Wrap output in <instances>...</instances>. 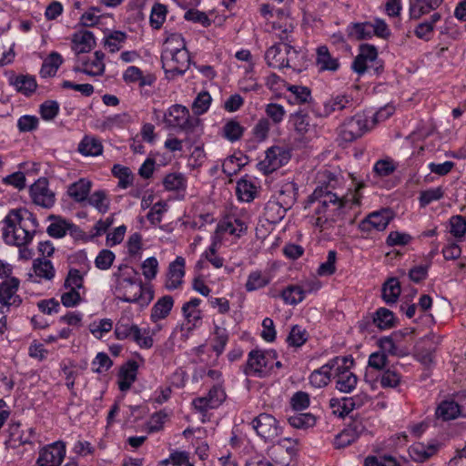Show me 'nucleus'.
I'll list each match as a JSON object with an SVG mask.
<instances>
[{
    "label": "nucleus",
    "instance_id": "nucleus-1",
    "mask_svg": "<svg viewBox=\"0 0 466 466\" xmlns=\"http://www.w3.org/2000/svg\"><path fill=\"white\" fill-rule=\"evenodd\" d=\"M360 187L350 191L343 197L317 187L311 195V201L317 202L312 217L313 225L320 230L328 229L354 206L360 204Z\"/></svg>",
    "mask_w": 466,
    "mask_h": 466
},
{
    "label": "nucleus",
    "instance_id": "nucleus-2",
    "mask_svg": "<svg viewBox=\"0 0 466 466\" xmlns=\"http://www.w3.org/2000/svg\"><path fill=\"white\" fill-rule=\"evenodd\" d=\"M110 289L122 301L147 306L154 297V291L137 278L136 269L127 265H119L110 278Z\"/></svg>",
    "mask_w": 466,
    "mask_h": 466
},
{
    "label": "nucleus",
    "instance_id": "nucleus-3",
    "mask_svg": "<svg viewBox=\"0 0 466 466\" xmlns=\"http://www.w3.org/2000/svg\"><path fill=\"white\" fill-rule=\"evenodd\" d=\"M4 224L5 242L17 247L29 244L38 227L35 215L25 208L11 209L5 217Z\"/></svg>",
    "mask_w": 466,
    "mask_h": 466
},
{
    "label": "nucleus",
    "instance_id": "nucleus-4",
    "mask_svg": "<svg viewBox=\"0 0 466 466\" xmlns=\"http://www.w3.org/2000/svg\"><path fill=\"white\" fill-rule=\"evenodd\" d=\"M161 62L168 79L182 76L187 70L190 58L185 39L180 34H167L162 46Z\"/></svg>",
    "mask_w": 466,
    "mask_h": 466
},
{
    "label": "nucleus",
    "instance_id": "nucleus-5",
    "mask_svg": "<svg viewBox=\"0 0 466 466\" xmlns=\"http://www.w3.org/2000/svg\"><path fill=\"white\" fill-rule=\"evenodd\" d=\"M248 216L244 209L234 210L218 223L213 238L229 246L238 242L248 231Z\"/></svg>",
    "mask_w": 466,
    "mask_h": 466
},
{
    "label": "nucleus",
    "instance_id": "nucleus-6",
    "mask_svg": "<svg viewBox=\"0 0 466 466\" xmlns=\"http://www.w3.org/2000/svg\"><path fill=\"white\" fill-rule=\"evenodd\" d=\"M84 275L76 268L68 271L60 289V301L66 308H76L85 301Z\"/></svg>",
    "mask_w": 466,
    "mask_h": 466
},
{
    "label": "nucleus",
    "instance_id": "nucleus-7",
    "mask_svg": "<svg viewBox=\"0 0 466 466\" xmlns=\"http://www.w3.org/2000/svg\"><path fill=\"white\" fill-rule=\"evenodd\" d=\"M280 366L273 350H252L248 354L246 374L248 376L265 377L274 368Z\"/></svg>",
    "mask_w": 466,
    "mask_h": 466
},
{
    "label": "nucleus",
    "instance_id": "nucleus-8",
    "mask_svg": "<svg viewBox=\"0 0 466 466\" xmlns=\"http://www.w3.org/2000/svg\"><path fill=\"white\" fill-rule=\"evenodd\" d=\"M291 134L296 141L309 143L319 136L317 126L311 124L310 117L302 112L291 114L289 116Z\"/></svg>",
    "mask_w": 466,
    "mask_h": 466
},
{
    "label": "nucleus",
    "instance_id": "nucleus-9",
    "mask_svg": "<svg viewBox=\"0 0 466 466\" xmlns=\"http://www.w3.org/2000/svg\"><path fill=\"white\" fill-rule=\"evenodd\" d=\"M369 116L359 113L346 119L339 127V137L345 142H351L372 128Z\"/></svg>",
    "mask_w": 466,
    "mask_h": 466
},
{
    "label": "nucleus",
    "instance_id": "nucleus-10",
    "mask_svg": "<svg viewBox=\"0 0 466 466\" xmlns=\"http://www.w3.org/2000/svg\"><path fill=\"white\" fill-rule=\"evenodd\" d=\"M164 123L174 128L183 130L193 129L199 124V120L191 116L188 109L181 105H173L163 115Z\"/></svg>",
    "mask_w": 466,
    "mask_h": 466
},
{
    "label": "nucleus",
    "instance_id": "nucleus-11",
    "mask_svg": "<svg viewBox=\"0 0 466 466\" xmlns=\"http://www.w3.org/2000/svg\"><path fill=\"white\" fill-rule=\"evenodd\" d=\"M290 158L289 152L281 147L274 146L265 152V157L258 164V169L263 174H270L286 165Z\"/></svg>",
    "mask_w": 466,
    "mask_h": 466
},
{
    "label": "nucleus",
    "instance_id": "nucleus-12",
    "mask_svg": "<svg viewBox=\"0 0 466 466\" xmlns=\"http://www.w3.org/2000/svg\"><path fill=\"white\" fill-rule=\"evenodd\" d=\"M257 434L265 441H273L281 433L278 420L270 414L260 413L251 421Z\"/></svg>",
    "mask_w": 466,
    "mask_h": 466
},
{
    "label": "nucleus",
    "instance_id": "nucleus-13",
    "mask_svg": "<svg viewBox=\"0 0 466 466\" xmlns=\"http://www.w3.org/2000/svg\"><path fill=\"white\" fill-rule=\"evenodd\" d=\"M226 394L219 386H214L209 391L201 397L195 398L192 400L194 409L202 415V421H205L206 413L218 408L225 400Z\"/></svg>",
    "mask_w": 466,
    "mask_h": 466
},
{
    "label": "nucleus",
    "instance_id": "nucleus-14",
    "mask_svg": "<svg viewBox=\"0 0 466 466\" xmlns=\"http://www.w3.org/2000/svg\"><path fill=\"white\" fill-rule=\"evenodd\" d=\"M66 454V443L62 441L47 444L39 451L38 466H60Z\"/></svg>",
    "mask_w": 466,
    "mask_h": 466
},
{
    "label": "nucleus",
    "instance_id": "nucleus-15",
    "mask_svg": "<svg viewBox=\"0 0 466 466\" xmlns=\"http://www.w3.org/2000/svg\"><path fill=\"white\" fill-rule=\"evenodd\" d=\"M337 359H343L346 362L335 370L336 388L341 392L349 393L356 388L358 382L357 376L350 370L353 360L350 356H338Z\"/></svg>",
    "mask_w": 466,
    "mask_h": 466
},
{
    "label": "nucleus",
    "instance_id": "nucleus-16",
    "mask_svg": "<svg viewBox=\"0 0 466 466\" xmlns=\"http://www.w3.org/2000/svg\"><path fill=\"white\" fill-rule=\"evenodd\" d=\"M268 25H270L272 33L281 41H288L295 28V21L286 9H277Z\"/></svg>",
    "mask_w": 466,
    "mask_h": 466
},
{
    "label": "nucleus",
    "instance_id": "nucleus-17",
    "mask_svg": "<svg viewBox=\"0 0 466 466\" xmlns=\"http://www.w3.org/2000/svg\"><path fill=\"white\" fill-rule=\"evenodd\" d=\"M186 275V259L177 256L167 268L164 278V287L169 291L179 289L184 284Z\"/></svg>",
    "mask_w": 466,
    "mask_h": 466
},
{
    "label": "nucleus",
    "instance_id": "nucleus-18",
    "mask_svg": "<svg viewBox=\"0 0 466 466\" xmlns=\"http://www.w3.org/2000/svg\"><path fill=\"white\" fill-rule=\"evenodd\" d=\"M29 195L34 204L44 208H51L56 203V195L45 177L38 178L30 186Z\"/></svg>",
    "mask_w": 466,
    "mask_h": 466
},
{
    "label": "nucleus",
    "instance_id": "nucleus-19",
    "mask_svg": "<svg viewBox=\"0 0 466 466\" xmlns=\"http://www.w3.org/2000/svg\"><path fill=\"white\" fill-rule=\"evenodd\" d=\"M105 54L101 51H96L91 56L79 58L74 71L89 76H100L105 73Z\"/></svg>",
    "mask_w": 466,
    "mask_h": 466
},
{
    "label": "nucleus",
    "instance_id": "nucleus-20",
    "mask_svg": "<svg viewBox=\"0 0 466 466\" xmlns=\"http://www.w3.org/2000/svg\"><path fill=\"white\" fill-rule=\"evenodd\" d=\"M345 360L337 359V357L329 360L319 369L315 370L309 376L310 384L315 388H322L329 384L331 378H334L335 370L344 365Z\"/></svg>",
    "mask_w": 466,
    "mask_h": 466
},
{
    "label": "nucleus",
    "instance_id": "nucleus-21",
    "mask_svg": "<svg viewBox=\"0 0 466 466\" xmlns=\"http://www.w3.org/2000/svg\"><path fill=\"white\" fill-rule=\"evenodd\" d=\"M378 57V50L374 46L365 44L360 47V52L355 57L351 68L359 75L364 74Z\"/></svg>",
    "mask_w": 466,
    "mask_h": 466
},
{
    "label": "nucleus",
    "instance_id": "nucleus-22",
    "mask_svg": "<svg viewBox=\"0 0 466 466\" xmlns=\"http://www.w3.org/2000/svg\"><path fill=\"white\" fill-rule=\"evenodd\" d=\"M56 276V269L50 260L36 258L33 262L32 268L28 273V279L35 283L50 281Z\"/></svg>",
    "mask_w": 466,
    "mask_h": 466
},
{
    "label": "nucleus",
    "instance_id": "nucleus-23",
    "mask_svg": "<svg viewBox=\"0 0 466 466\" xmlns=\"http://www.w3.org/2000/svg\"><path fill=\"white\" fill-rule=\"evenodd\" d=\"M393 217V212L389 208L373 211L361 222V228L364 230L382 231L388 227Z\"/></svg>",
    "mask_w": 466,
    "mask_h": 466
},
{
    "label": "nucleus",
    "instance_id": "nucleus-24",
    "mask_svg": "<svg viewBox=\"0 0 466 466\" xmlns=\"http://www.w3.org/2000/svg\"><path fill=\"white\" fill-rule=\"evenodd\" d=\"M260 189V181L251 176H244L237 182L236 192L238 199L242 202H251Z\"/></svg>",
    "mask_w": 466,
    "mask_h": 466
},
{
    "label": "nucleus",
    "instance_id": "nucleus-25",
    "mask_svg": "<svg viewBox=\"0 0 466 466\" xmlns=\"http://www.w3.org/2000/svg\"><path fill=\"white\" fill-rule=\"evenodd\" d=\"M19 280L16 278H10L0 284V304L5 307L19 306L21 299L17 295Z\"/></svg>",
    "mask_w": 466,
    "mask_h": 466
},
{
    "label": "nucleus",
    "instance_id": "nucleus-26",
    "mask_svg": "<svg viewBox=\"0 0 466 466\" xmlns=\"http://www.w3.org/2000/svg\"><path fill=\"white\" fill-rule=\"evenodd\" d=\"M93 182L88 177H80L66 187V196L76 203H85L90 194Z\"/></svg>",
    "mask_w": 466,
    "mask_h": 466
},
{
    "label": "nucleus",
    "instance_id": "nucleus-27",
    "mask_svg": "<svg viewBox=\"0 0 466 466\" xmlns=\"http://www.w3.org/2000/svg\"><path fill=\"white\" fill-rule=\"evenodd\" d=\"M202 300L198 298H192L182 307L183 317L188 329L199 327L202 323V311L200 309Z\"/></svg>",
    "mask_w": 466,
    "mask_h": 466
},
{
    "label": "nucleus",
    "instance_id": "nucleus-28",
    "mask_svg": "<svg viewBox=\"0 0 466 466\" xmlns=\"http://www.w3.org/2000/svg\"><path fill=\"white\" fill-rule=\"evenodd\" d=\"M364 430L365 428L360 420H354L335 437V447L340 449L350 445L359 439Z\"/></svg>",
    "mask_w": 466,
    "mask_h": 466
},
{
    "label": "nucleus",
    "instance_id": "nucleus-29",
    "mask_svg": "<svg viewBox=\"0 0 466 466\" xmlns=\"http://www.w3.org/2000/svg\"><path fill=\"white\" fill-rule=\"evenodd\" d=\"M440 450V443L435 440L428 442H415L409 448L410 458L419 462H422L435 455Z\"/></svg>",
    "mask_w": 466,
    "mask_h": 466
},
{
    "label": "nucleus",
    "instance_id": "nucleus-30",
    "mask_svg": "<svg viewBox=\"0 0 466 466\" xmlns=\"http://www.w3.org/2000/svg\"><path fill=\"white\" fill-rule=\"evenodd\" d=\"M272 275L267 269H252L247 276L245 289L247 292H254L266 288L272 281Z\"/></svg>",
    "mask_w": 466,
    "mask_h": 466
},
{
    "label": "nucleus",
    "instance_id": "nucleus-31",
    "mask_svg": "<svg viewBox=\"0 0 466 466\" xmlns=\"http://www.w3.org/2000/svg\"><path fill=\"white\" fill-rule=\"evenodd\" d=\"M96 46V38L92 32L79 30L71 36V48L79 55L90 52Z\"/></svg>",
    "mask_w": 466,
    "mask_h": 466
},
{
    "label": "nucleus",
    "instance_id": "nucleus-32",
    "mask_svg": "<svg viewBox=\"0 0 466 466\" xmlns=\"http://www.w3.org/2000/svg\"><path fill=\"white\" fill-rule=\"evenodd\" d=\"M48 219L51 222L46 228V232L52 238H61L68 232L73 234L77 231V227L66 218L49 216Z\"/></svg>",
    "mask_w": 466,
    "mask_h": 466
},
{
    "label": "nucleus",
    "instance_id": "nucleus-33",
    "mask_svg": "<svg viewBox=\"0 0 466 466\" xmlns=\"http://www.w3.org/2000/svg\"><path fill=\"white\" fill-rule=\"evenodd\" d=\"M174 307V299L169 295L159 298L153 305L150 312V319L157 323L165 319L170 314Z\"/></svg>",
    "mask_w": 466,
    "mask_h": 466
},
{
    "label": "nucleus",
    "instance_id": "nucleus-34",
    "mask_svg": "<svg viewBox=\"0 0 466 466\" xmlns=\"http://www.w3.org/2000/svg\"><path fill=\"white\" fill-rule=\"evenodd\" d=\"M297 190L298 187L294 182H284L280 185L277 195L271 199L284 208H290L296 201Z\"/></svg>",
    "mask_w": 466,
    "mask_h": 466
},
{
    "label": "nucleus",
    "instance_id": "nucleus-35",
    "mask_svg": "<svg viewBox=\"0 0 466 466\" xmlns=\"http://www.w3.org/2000/svg\"><path fill=\"white\" fill-rule=\"evenodd\" d=\"M286 43L273 45L265 53V60L268 66L278 69L284 68L286 60Z\"/></svg>",
    "mask_w": 466,
    "mask_h": 466
},
{
    "label": "nucleus",
    "instance_id": "nucleus-36",
    "mask_svg": "<svg viewBox=\"0 0 466 466\" xmlns=\"http://www.w3.org/2000/svg\"><path fill=\"white\" fill-rule=\"evenodd\" d=\"M137 365L135 361H129L121 367L117 376V384L121 391L130 389L137 379Z\"/></svg>",
    "mask_w": 466,
    "mask_h": 466
},
{
    "label": "nucleus",
    "instance_id": "nucleus-37",
    "mask_svg": "<svg viewBox=\"0 0 466 466\" xmlns=\"http://www.w3.org/2000/svg\"><path fill=\"white\" fill-rule=\"evenodd\" d=\"M285 95V98L289 105H302L308 103L311 99V92L309 87L299 85H289Z\"/></svg>",
    "mask_w": 466,
    "mask_h": 466
},
{
    "label": "nucleus",
    "instance_id": "nucleus-38",
    "mask_svg": "<svg viewBox=\"0 0 466 466\" xmlns=\"http://www.w3.org/2000/svg\"><path fill=\"white\" fill-rule=\"evenodd\" d=\"M442 2L443 0H414L410 5V16L412 19H419L437 9Z\"/></svg>",
    "mask_w": 466,
    "mask_h": 466
},
{
    "label": "nucleus",
    "instance_id": "nucleus-39",
    "mask_svg": "<svg viewBox=\"0 0 466 466\" xmlns=\"http://www.w3.org/2000/svg\"><path fill=\"white\" fill-rule=\"evenodd\" d=\"M78 152L85 157H98L103 153V145L94 136H85L78 144Z\"/></svg>",
    "mask_w": 466,
    "mask_h": 466
},
{
    "label": "nucleus",
    "instance_id": "nucleus-40",
    "mask_svg": "<svg viewBox=\"0 0 466 466\" xmlns=\"http://www.w3.org/2000/svg\"><path fill=\"white\" fill-rule=\"evenodd\" d=\"M110 17L109 14H102L98 6L88 7L80 16V24L86 27H93L104 24V20Z\"/></svg>",
    "mask_w": 466,
    "mask_h": 466
},
{
    "label": "nucleus",
    "instance_id": "nucleus-41",
    "mask_svg": "<svg viewBox=\"0 0 466 466\" xmlns=\"http://www.w3.org/2000/svg\"><path fill=\"white\" fill-rule=\"evenodd\" d=\"M9 83L17 92L25 96H29L34 93L37 86L35 77L25 75L11 76L9 78Z\"/></svg>",
    "mask_w": 466,
    "mask_h": 466
},
{
    "label": "nucleus",
    "instance_id": "nucleus-42",
    "mask_svg": "<svg viewBox=\"0 0 466 466\" xmlns=\"http://www.w3.org/2000/svg\"><path fill=\"white\" fill-rule=\"evenodd\" d=\"M317 66L321 71L335 72L339 67L338 59L331 56L329 49L322 46L317 49Z\"/></svg>",
    "mask_w": 466,
    "mask_h": 466
},
{
    "label": "nucleus",
    "instance_id": "nucleus-43",
    "mask_svg": "<svg viewBox=\"0 0 466 466\" xmlns=\"http://www.w3.org/2000/svg\"><path fill=\"white\" fill-rule=\"evenodd\" d=\"M86 202H87L99 213L105 214L109 210L111 200L108 191L105 189H97L95 190L92 194H89Z\"/></svg>",
    "mask_w": 466,
    "mask_h": 466
},
{
    "label": "nucleus",
    "instance_id": "nucleus-44",
    "mask_svg": "<svg viewBox=\"0 0 466 466\" xmlns=\"http://www.w3.org/2000/svg\"><path fill=\"white\" fill-rule=\"evenodd\" d=\"M435 414L438 419L442 420H450L462 416V410L461 406L453 400H444L439 404L436 409Z\"/></svg>",
    "mask_w": 466,
    "mask_h": 466
},
{
    "label": "nucleus",
    "instance_id": "nucleus-45",
    "mask_svg": "<svg viewBox=\"0 0 466 466\" xmlns=\"http://www.w3.org/2000/svg\"><path fill=\"white\" fill-rule=\"evenodd\" d=\"M114 327V322L109 318H97L88 324L90 334L97 339H103Z\"/></svg>",
    "mask_w": 466,
    "mask_h": 466
},
{
    "label": "nucleus",
    "instance_id": "nucleus-46",
    "mask_svg": "<svg viewBox=\"0 0 466 466\" xmlns=\"http://www.w3.org/2000/svg\"><path fill=\"white\" fill-rule=\"evenodd\" d=\"M247 164V157L241 152L228 156L222 164L223 172L228 176L236 175Z\"/></svg>",
    "mask_w": 466,
    "mask_h": 466
},
{
    "label": "nucleus",
    "instance_id": "nucleus-47",
    "mask_svg": "<svg viewBox=\"0 0 466 466\" xmlns=\"http://www.w3.org/2000/svg\"><path fill=\"white\" fill-rule=\"evenodd\" d=\"M63 57L57 52H52L43 62L40 75L42 77L54 76L60 66L63 64Z\"/></svg>",
    "mask_w": 466,
    "mask_h": 466
},
{
    "label": "nucleus",
    "instance_id": "nucleus-48",
    "mask_svg": "<svg viewBox=\"0 0 466 466\" xmlns=\"http://www.w3.org/2000/svg\"><path fill=\"white\" fill-rule=\"evenodd\" d=\"M224 246L222 243L212 238V242L209 247L202 253L201 258H205L214 268H220L224 265V258L219 256L218 251L221 247Z\"/></svg>",
    "mask_w": 466,
    "mask_h": 466
},
{
    "label": "nucleus",
    "instance_id": "nucleus-49",
    "mask_svg": "<svg viewBox=\"0 0 466 466\" xmlns=\"http://www.w3.org/2000/svg\"><path fill=\"white\" fill-rule=\"evenodd\" d=\"M348 35L356 40L370 39L373 36L371 24L370 22L352 23L347 27Z\"/></svg>",
    "mask_w": 466,
    "mask_h": 466
},
{
    "label": "nucleus",
    "instance_id": "nucleus-50",
    "mask_svg": "<svg viewBox=\"0 0 466 466\" xmlns=\"http://www.w3.org/2000/svg\"><path fill=\"white\" fill-rule=\"evenodd\" d=\"M373 322L380 329H389L395 325V316L386 308H380L375 312Z\"/></svg>",
    "mask_w": 466,
    "mask_h": 466
},
{
    "label": "nucleus",
    "instance_id": "nucleus-51",
    "mask_svg": "<svg viewBox=\"0 0 466 466\" xmlns=\"http://www.w3.org/2000/svg\"><path fill=\"white\" fill-rule=\"evenodd\" d=\"M349 397L332 398L329 400V407L332 413L343 417L354 410V404Z\"/></svg>",
    "mask_w": 466,
    "mask_h": 466
},
{
    "label": "nucleus",
    "instance_id": "nucleus-52",
    "mask_svg": "<svg viewBox=\"0 0 466 466\" xmlns=\"http://www.w3.org/2000/svg\"><path fill=\"white\" fill-rule=\"evenodd\" d=\"M450 233L458 242L466 236V218L461 215L452 216L449 220Z\"/></svg>",
    "mask_w": 466,
    "mask_h": 466
},
{
    "label": "nucleus",
    "instance_id": "nucleus-53",
    "mask_svg": "<svg viewBox=\"0 0 466 466\" xmlns=\"http://www.w3.org/2000/svg\"><path fill=\"white\" fill-rule=\"evenodd\" d=\"M112 174L118 179V187L126 189L133 184L134 175L130 168L120 164H116L112 167Z\"/></svg>",
    "mask_w": 466,
    "mask_h": 466
},
{
    "label": "nucleus",
    "instance_id": "nucleus-54",
    "mask_svg": "<svg viewBox=\"0 0 466 466\" xmlns=\"http://www.w3.org/2000/svg\"><path fill=\"white\" fill-rule=\"evenodd\" d=\"M400 294V286L397 279H390L382 288V299L387 304H393Z\"/></svg>",
    "mask_w": 466,
    "mask_h": 466
},
{
    "label": "nucleus",
    "instance_id": "nucleus-55",
    "mask_svg": "<svg viewBox=\"0 0 466 466\" xmlns=\"http://www.w3.org/2000/svg\"><path fill=\"white\" fill-rule=\"evenodd\" d=\"M379 346L381 350V352H383L385 355L389 354L392 356L403 357L406 356L409 352L407 347L396 346L390 336L380 338L379 340Z\"/></svg>",
    "mask_w": 466,
    "mask_h": 466
},
{
    "label": "nucleus",
    "instance_id": "nucleus-56",
    "mask_svg": "<svg viewBox=\"0 0 466 466\" xmlns=\"http://www.w3.org/2000/svg\"><path fill=\"white\" fill-rule=\"evenodd\" d=\"M289 209V208H284L276 201L269 199L265 207V215L269 222L277 223L285 217Z\"/></svg>",
    "mask_w": 466,
    "mask_h": 466
},
{
    "label": "nucleus",
    "instance_id": "nucleus-57",
    "mask_svg": "<svg viewBox=\"0 0 466 466\" xmlns=\"http://www.w3.org/2000/svg\"><path fill=\"white\" fill-rule=\"evenodd\" d=\"M163 185L167 190L180 191L186 189L187 180L181 173H169L165 177Z\"/></svg>",
    "mask_w": 466,
    "mask_h": 466
},
{
    "label": "nucleus",
    "instance_id": "nucleus-58",
    "mask_svg": "<svg viewBox=\"0 0 466 466\" xmlns=\"http://www.w3.org/2000/svg\"><path fill=\"white\" fill-rule=\"evenodd\" d=\"M223 136L230 142H236L241 138L244 133V127L237 120L231 119L225 123Z\"/></svg>",
    "mask_w": 466,
    "mask_h": 466
},
{
    "label": "nucleus",
    "instance_id": "nucleus-59",
    "mask_svg": "<svg viewBox=\"0 0 466 466\" xmlns=\"http://www.w3.org/2000/svg\"><path fill=\"white\" fill-rule=\"evenodd\" d=\"M308 338L307 330L299 325H295L287 337V343L289 347L299 348L308 340Z\"/></svg>",
    "mask_w": 466,
    "mask_h": 466
},
{
    "label": "nucleus",
    "instance_id": "nucleus-60",
    "mask_svg": "<svg viewBox=\"0 0 466 466\" xmlns=\"http://www.w3.org/2000/svg\"><path fill=\"white\" fill-rule=\"evenodd\" d=\"M142 275L147 281L154 280L159 271V262L154 256L148 257L141 263Z\"/></svg>",
    "mask_w": 466,
    "mask_h": 466
},
{
    "label": "nucleus",
    "instance_id": "nucleus-61",
    "mask_svg": "<svg viewBox=\"0 0 466 466\" xmlns=\"http://www.w3.org/2000/svg\"><path fill=\"white\" fill-rule=\"evenodd\" d=\"M281 298L286 304L296 305L304 299L305 291L299 286H289L282 291Z\"/></svg>",
    "mask_w": 466,
    "mask_h": 466
},
{
    "label": "nucleus",
    "instance_id": "nucleus-62",
    "mask_svg": "<svg viewBox=\"0 0 466 466\" xmlns=\"http://www.w3.org/2000/svg\"><path fill=\"white\" fill-rule=\"evenodd\" d=\"M350 103L348 96L344 95H338L327 99L324 102V116H329L337 110L345 108Z\"/></svg>",
    "mask_w": 466,
    "mask_h": 466
},
{
    "label": "nucleus",
    "instance_id": "nucleus-63",
    "mask_svg": "<svg viewBox=\"0 0 466 466\" xmlns=\"http://www.w3.org/2000/svg\"><path fill=\"white\" fill-rule=\"evenodd\" d=\"M212 97L207 91H201L198 94L192 103V110L195 115H203L210 107Z\"/></svg>",
    "mask_w": 466,
    "mask_h": 466
},
{
    "label": "nucleus",
    "instance_id": "nucleus-64",
    "mask_svg": "<svg viewBox=\"0 0 466 466\" xmlns=\"http://www.w3.org/2000/svg\"><path fill=\"white\" fill-rule=\"evenodd\" d=\"M157 466H193L189 461L188 454L185 451H174L169 457L159 461Z\"/></svg>",
    "mask_w": 466,
    "mask_h": 466
}]
</instances>
